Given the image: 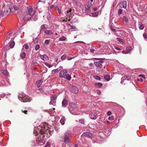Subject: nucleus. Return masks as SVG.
Segmentation results:
<instances>
[{
	"instance_id": "29",
	"label": "nucleus",
	"mask_w": 147,
	"mask_h": 147,
	"mask_svg": "<svg viewBox=\"0 0 147 147\" xmlns=\"http://www.w3.org/2000/svg\"><path fill=\"white\" fill-rule=\"evenodd\" d=\"M89 116L90 118L92 119H95L96 118V115L93 114H90L89 115Z\"/></svg>"
},
{
	"instance_id": "30",
	"label": "nucleus",
	"mask_w": 147,
	"mask_h": 147,
	"mask_svg": "<svg viewBox=\"0 0 147 147\" xmlns=\"http://www.w3.org/2000/svg\"><path fill=\"white\" fill-rule=\"evenodd\" d=\"M104 78L107 81H108L110 80V76L109 75H106L104 76Z\"/></svg>"
},
{
	"instance_id": "8",
	"label": "nucleus",
	"mask_w": 147,
	"mask_h": 147,
	"mask_svg": "<svg viewBox=\"0 0 147 147\" xmlns=\"http://www.w3.org/2000/svg\"><path fill=\"white\" fill-rule=\"evenodd\" d=\"M127 2L126 1H121L119 4V7L121 8H126L127 7Z\"/></svg>"
},
{
	"instance_id": "18",
	"label": "nucleus",
	"mask_w": 147,
	"mask_h": 147,
	"mask_svg": "<svg viewBox=\"0 0 147 147\" xmlns=\"http://www.w3.org/2000/svg\"><path fill=\"white\" fill-rule=\"evenodd\" d=\"M1 72L5 76H9V73L6 70L2 69L1 70Z\"/></svg>"
},
{
	"instance_id": "64",
	"label": "nucleus",
	"mask_w": 147,
	"mask_h": 147,
	"mask_svg": "<svg viewBox=\"0 0 147 147\" xmlns=\"http://www.w3.org/2000/svg\"><path fill=\"white\" fill-rule=\"evenodd\" d=\"M97 93L98 95H100L101 93V92L99 90H98L97 92Z\"/></svg>"
},
{
	"instance_id": "36",
	"label": "nucleus",
	"mask_w": 147,
	"mask_h": 147,
	"mask_svg": "<svg viewBox=\"0 0 147 147\" xmlns=\"http://www.w3.org/2000/svg\"><path fill=\"white\" fill-rule=\"evenodd\" d=\"M60 121L62 125H63L65 123V118L64 117H62Z\"/></svg>"
},
{
	"instance_id": "63",
	"label": "nucleus",
	"mask_w": 147,
	"mask_h": 147,
	"mask_svg": "<svg viewBox=\"0 0 147 147\" xmlns=\"http://www.w3.org/2000/svg\"><path fill=\"white\" fill-rule=\"evenodd\" d=\"M22 112H23L25 114H26L27 112H28L26 110H24V111H23V110H22Z\"/></svg>"
},
{
	"instance_id": "61",
	"label": "nucleus",
	"mask_w": 147,
	"mask_h": 147,
	"mask_svg": "<svg viewBox=\"0 0 147 147\" xmlns=\"http://www.w3.org/2000/svg\"><path fill=\"white\" fill-rule=\"evenodd\" d=\"M103 122H104V123H108V124H109L110 123V122L108 121H103Z\"/></svg>"
},
{
	"instance_id": "11",
	"label": "nucleus",
	"mask_w": 147,
	"mask_h": 147,
	"mask_svg": "<svg viewBox=\"0 0 147 147\" xmlns=\"http://www.w3.org/2000/svg\"><path fill=\"white\" fill-rule=\"evenodd\" d=\"M71 91L74 94H77L78 93V89L76 86H73L71 88Z\"/></svg>"
},
{
	"instance_id": "51",
	"label": "nucleus",
	"mask_w": 147,
	"mask_h": 147,
	"mask_svg": "<svg viewBox=\"0 0 147 147\" xmlns=\"http://www.w3.org/2000/svg\"><path fill=\"white\" fill-rule=\"evenodd\" d=\"M5 85V82L3 80L1 81V84H0V86H4Z\"/></svg>"
},
{
	"instance_id": "32",
	"label": "nucleus",
	"mask_w": 147,
	"mask_h": 147,
	"mask_svg": "<svg viewBox=\"0 0 147 147\" xmlns=\"http://www.w3.org/2000/svg\"><path fill=\"white\" fill-rule=\"evenodd\" d=\"M67 40V38L64 36H62L59 38V40L63 41H66Z\"/></svg>"
},
{
	"instance_id": "39",
	"label": "nucleus",
	"mask_w": 147,
	"mask_h": 147,
	"mask_svg": "<svg viewBox=\"0 0 147 147\" xmlns=\"http://www.w3.org/2000/svg\"><path fill=\"white\" fill-rule=\"evenodd\" d=\"M85 12L87 14H88L90 13V9L85 8Z\"/></svg>"
},
{
	"instance_id": "58",
	"label": "nucleus",
	"mask_w": 147,
	"mask_h": 147,
	"mask_svg": "<svg viewBox=\"0 0 147 147\" xmlns=\"http://www.w3.org/2000/svg\"><path fill=\"white\" fill-rule=\"evenodd\" d=\"M111 112L110 111H109L107 112V115H111Z\"/></svg>"
},
{
	"instance_id": "14",
	"label": "nucleus",
	"mask_w": 147,
	"mask_h": 147,
	"mask_svg": "<svg viewBox=\"0 0 147 147\" xmlns=\"http://www.w3.org/2000/svg\"><path fill=\"white\" fill-rule=\"evenodd\" d=\"M47 19L48 20H50L52 19V18L53 17V14L52 12L50 11V12H49L47 14Z\"/></svg>"
},
{
	"instance_id": "16",
	"label": "nucleus",
	"mask_w": 147,
	"mask_h": 147,
	"mask_svg": "<svg viewBox=\"0 0 147 147\" xmlns=\"http://www.w3.org/2000/svg\"><path fill=\"white\" fill-rule=\"evenodd\" d=\"M68 102L67 100L65 99H64L62 102V106L64 107H65L67 105Z\"/></svg>"
},
{
	"instance_id": "7",
	"label": "nucleus",
	"mask_w": 147,
	"mask_h": 147,
	"mask_svg": "<svg viewBox=\"0 0 147 147\" xmlns=\"http://www.w3.org/2000/svg\"><path fill=\"white\" fill-rule=\"evenodd\" d=\"M67 71L66 70L64 69L61 71L59 74V77L60 78H64L66 75L67 74Z\"/></svg>"
},
{
	"instance_id": "6",
	"label": "nucleus",
	"mask_w": 147,
	"mask_h": 147,
	"mask_svg": "<svg viewBox=\"0 0 147 147\" xmlns=\"http://www.w3.org/2000/svg\"><path fill=\"white\" fill-rule=\"evenodd\" d=\"M104 63L103 59H100L98 61L94 62V64L97 67H102V64Z\"/></svg>"
},
{
	"instance_id": "45",
	"label": "nucleus",
	"mask_w": 147,
	"mask_h": 147,
	"mask_svg": "<svg viewBox=\"0 0 147 147\" xmlns=\"http://www.w3.org/2000/svg\"><path fill=\"white\" fill-rule=\"evenodd\" d=\"M46 25L45 24L42 25L41 26V27H40L41 30H44L45 29H46V28H46V27H45Z\"/></svg>"
},
{
	"instance_id": "60",
	"label": "nucleus",
	"mask_w": 147,
	"mask_h": 147,
	"mask_svg": "<svg viewBox=\"0 0 147 147\" xmlns=\"http://www.w3.org/2000/svg\"><path fill=\"white\" fill-rule=\"evenodd\" d=\"M71 10H69V11H67V12L65 13V14L66 16L67 15L68 16L69 15L68 13L71 12Z\"/></svg>"
},
{
	"instance_id": "41",
	"label": "nucleus",
	"mask_w": 147,
	"mask_h": 147,
	"mask_svg": "<svg viewBox=\"0 0 147 147\" xmlns=\"http://www.w3.org/2000/svg\"><path fill=\"white\" fill-rule=\"evenodd\" d=\"M123 12V10L121 9H119L118 10V14L119 15H120Z\"/></svg>"
},
{
	"instance_id": "10",
	"label": "nucleus",
	"mask_w": 147,
	"mask_h": 147,
	"mask_svg": "<svg viewBox=\"0 0 147 147\" xmlns=\"http://www.w3.org/2000/svg\"><path fill=\"white\" fill-rule=\"evenodd\" d=\"M32 15L28 13H24V16L23 17V19L25 20H30L32 17Z\"/></svg>"
},
{
	"instance_id": "17",
	"label": "nucleus",
	"mask_w": 147,
	"mask_h": 147,
	"mask_svg": "<svg viewBox=\"0 0 147 147\" xmlns=\"http://www.w3.org/2000/svg\"><path fill=\"white\" fill-rule=\"evenodd\" d=\"M40 58L43 61H47L49 59L48 57L46 55H40Z\"/></svg>"
},
{
	"instance_id": "19",
	"label": "nucleus",
	"mask_w": 147,
	"mask_h": 147,
	"mask_svg": "<svg viewBox=\"0 0 147 147\" xmlns=\"http://www.w3.org/2000/svg\"><path fill=\"white\" fill-rule=\"evenodd\" d=\"M140 77H142L144 79L145 78V77L144 76L143 74H140L139 75L138 78L137 79V80L138 81H140L141 82H142L143 81V79L140 78Z\"/></svg>"
},
{
	"instance_id": "47",
	"label": "nucleus",
	"mask_w": 147,
	"mask_h": 147,
	"mask_svg": "<svg viewBox=\"0 0 147 147\" xmlns=\"http://www.w3.org/2000/svg\"><path fill=\"white\" fill-rule=\"evenodd\" d=\"M114 119V116L113 115H111L109 117L108 119L109 120H113Z\"/></svg>"
},
{
	"instance_id": "22",
	"label": "nucleus",
	"mask_w": 147,
	"mask_h": 147,
	"mask_svg": "<svg viewBox=\"0 0 147 147\" xmlns=\"http://www.w3.org/2000/svg\"><path fill=\"white\" fill-rule=\"evenodd\" d=\"M125 80H129L130 79L127 76H125L122 77L121 78V83H123V81Z\"/></svg>"
},
{
	"instance_id": "31",
	"label": "nucleus",
	"mask_w": 147,
	"mask_h": 147,
	"mask_svg": "<svg viewBox=\"0 0 147 147\" xmlns=\"http://www.w3.org/2000/svg\"><path fill=\"white\" fill-rule=\"evenodd\" d=\"M69 105L71 108L73 109H74L76 106V104L73 102H70L69 103Z\"/></svg>"
},
{
	"instance_id": "62",
	"label": "nucleus",
	"mask_w": 147,
	"mask_h": 147,
	"mask_svg": "<svg viewBox=\"0 0 147 147\" xmlns=\"http://www.w3.org/2000/svg\"><path fill=\"white\" fill-rule=\"evenodd\" d=\"M90 51L91 53H93L95 51V50L94 49H91L90 50Z\"/></svg>"
},
{
	"instance_id": "34",
	"label": "nucleus",
	"mask_w": 147,
	"mask_h": 147,
	"mask_svg": "<svg viewBox=\"0 0 147 147\" xmlns=\"http://www.w3.org/2000/svg\"><path fill=\"white\" fill-rule=\"evenodd\" d=\"M42 82L41 80H39V81H38L36 82V84L38 87H40L42 84Z\"/></svg>"
},
{
	"instance_id": "23",
	"label": "nucleus",
	"mask_w": 147,
	"mask_h": 147,
	"mask_svg": "<svg viewBox=\"0 0 147 147\" xmlns=\"http://www.w3.org/2000/svg\"><path fill=\"white\" fill-rule=\"evenodd\" d=\"M24 50L23 49H22V52L20 53V56L22 59L24 58L26 55V53L24 52Z\"/></svg>"
},
{
	"instance_id": "37",
	"label": "nucleus",
	"mask_w": 147,
	"mask_h": 147,
	"mask_svg": "<svg viewBox=\"0 0 147 147\" xmlns=\"http://www.w3.org/2000/svg\"><path fill=\"white\" fill-rule=\"evenodd\" d=\"M49 40H46L44 42V46H48L49 44Z\"/></svg>"
},
{
	"instance_id": "21",
	"label": "nucleus",
	"mask_w": 147,
	"mask_h": 147,
	"mask_svg": "<svg viewBox=\"0 0 147 147\" xmlns=\"http://www.w3.org/2000/svg\"><path fill=\"white\" fill-rule=\"evenodd\" d=\"M92 5L90 1H88L85 5V8L90 9Z\"/></svg>"
},
{
	"instance_id": "52",
	"label": "nucleus",
	"mask_w": 147,
	"mask_h": 147,
	"mask_svg": "<svg viewBox=\"0 0 147 147\" xmlns=\"http://www.w3.org/2000/svg\"><path fill=\"white\" fill-rule=\"evenodd\" d=\"M79 123H81L82 124H84V119H81L79 120Z\"/></svg>"
},
{
	"instance_id": "38",
	"label": "nucleus",
	"mask_w": 147,
	"mask_h": 147,
	"mask_svg": "<svg viewBox=\"0 0 147 147\" xmlns=\"http://www.w3.org/2000/svg\"><path fill=\"white\" fill-rule=\"evenodd\" d=\"M70 29H74V30H72V31H75L77 30V28H76V27L73 25H70Z\"/></svg>"
},
{
	"instance_id": "56",
	"label": "nucleus",
	"mask_w": 147,
	"mask_h": 147,
	"mask_svg": "<svg viewBox=\"0 0 147 147\" xmlns=\"http://www.w3.org/2000/svg\"><path fill=\"white\" fill-rule=\"evenodd\" d=\"M115 49L117 50H118V51L121 50V49L119 48L118 47H115Z\"/></svg>"
},
{
	"instance_id": "12",
	"label": "nucleus",
	"mask_w": 147,
	"mask_h": 147,
	"mask_svg": "<svg viewBox=\"0 0 147 147\" xmlns=\"http://www.w3.org/2000/svg\"><path fill=\"white\" fill-rule=\"evenodd\" d=\"M28 11L26 13H28L32 15L34 14L32 7L31 6H28L27 7Z\"/></svg>"
},
{
	"instance_id": "15",
	"label": "nucleus",
	"mask_w": 147,
	"mask_h": 147,
	"mask_svg": "<svg viewBox=\"0 0 147 147\" xmlns=\"http://www.w3.org/2000/svg\"><path fill=\"white\" fill-rule=\"evenodd\" d=\"M131 47L129 46L126 48V52H125L124 51H122V52L123 53L127 54L130 53V51L131 50Z\"/></svg>"
},
{
	"instance_id": "48",
	"label": "nucleus",
	"mask_w": 147,
	"mask_h": 147,
	"mask_svg": "<svg viewBox=\"0 0 147 147\" xmlns=\"http://www.w3.org/2000/svg\"><path fill=\"white\" fill-rule=\"evenodd\" d=\"M51 144L49 142H47L46 145L45 146V147H50Z\"/></svg>"
},
{
	"instance_id": "50",
	"label": "nucleus",
	"mask_w": 147,
	"mask_h": 147,
	"mask_svg": "<svg viewBox=\"0 0 147 147\" xmlns=\"http://www.w3.org/2000/svg\"><path fill=\"white\" fill-rule=\"evenodd\" d=\"M23 47H24L26 49H28L29 48V46L27 44H25L23 46Z\"/></svg>"
},
{
	"instance_id": "5",
	"label": "nucleus",
	"mask_w": 147,
	"mask_h": 147,
	"mask_svg": "<svg viewBox=\"0 0 147 147\" xmlns=\"http://www.w3.org/2000/svg\"><path fill=\"white\" fill-rule=\"evenodd\" d=\"M57 99V96L55 95H53L51 97V100L49 102L50 105H55Z\"/></svg>"
},
{
	"instance_id": "55",
	"label": "nucleus",
	"mask_w": 147,
	"mask_h": 147,
	"mask_svg": "<svg viewBox=\"0 0 147 147\" xmlns=\"http://www.w3.org/2000/svg\"><path fill=\"white\" fill-rule=\"evenodd\" d=\"M110 28L111 29V30H112V31H113V32H115V29H114V28H113V27L112 26H110Z\"/></svg>"
},
{
	"instance_id": "35",
	"label": "nucleus",
	"mask_w": 147,
	"mask_h": 147,
	"mask_svg": "<svg viewBox=\"0 0 147 147\" xmlns=\"http://www.w3.org/2000/svg\"><path fill=\"white\" fill-rule=\"evenodd\" d=\"M123 21L125 23L127 22L128 21V20L127 17L125 16H124L122 19Z\"/></svg>"
},
{
	"instance_id": "54",
	"label": "nucleus",
	"mask_w": 147,
	"mask_h": 147,
	"mask_svg": "<svg viewBox=\"0 0 147 147\" xmlns=\"http://www.w3.org/2000/svg\"><path fill=\"white\" fill-rule=\"evenodd\" d=\"M66 57V55H62L61 57V59L62 60L64 59Z\"/></svg>"
},
{
	"instance_id": "57",
	"label": "nucleus",
	"mask_w": 147,
	"mask_h": 147,
	"mask_svg": "<svg viewBox=\"0 0 147 147\" xmlns=\"http://www.w3.org/2000/svg\"><path fill=\"white\" fill-rule=\"evenodd\" d=\"M143 36L145 39H146L147 38V35L145 33L143 34Z\"/></svg>"
},
{
	"instance_id": "4",
	"label": "nucleus",
	"mask_w": 147,
	"mask_h": 147,
	"mask_svg": "<svg viewBox=\"0 0 147 147\" xmlns=\"http://www.w3.org/2000/svg\"><path fill=\"white\" fill-rule=\"evenodd\" d=\"M15 32H13L11 31L10 32L8 33V35L7 36V37H6L7 39L8 40L10 38H11L12 39L14 38L16 36H15Z\"/></svg>"
},
{
	"instance_id": "42",
	"label": "nucleus",
	"mask_w": 147,
	"mask_h": 147,
	"mask_svg": "<svg viewBox=\"0 0 147 147\" xmlns=\"http://www.w3.org/2000/svg\"><path fill=\"white\" fill-rule=\"evenodd\" d=\"M69 110L71 114L74 115H77L78 114L76 112H74V110L70 111V109H69Z\"/></svg>"
},
{
	"instance_id": "25",
	"label": "nucleus",
	"mask_w": 147,
	"mask_h": 147,
	"mask_svg": "<svg viewBox=\"0 0 147 147\" xmlns=\"http://www.w3.org/2000/svg\"><path fill=\"white\" fill-rule=\"evenodd\" d=\"M44 33L46 34L49 35H51L53 34V33L50 30H45L44 31Z\"/></svg>"
},
{
	"instance_id": "2",
	"label": "nucleus",
	"mask_w": 147,
	"mask_h": 147,
	"mask_svg": "<svg viewBox=\"0 0 147 147\" xmlns=\"http://www.w3.org/2000/svg\"><path fill=\"white\" fill-rule=\"evenodd\" d=\"M18 97L19 100L23 102H30L32 99L31 98L23 92L19 93Z\"/></svg>"
},
{
	"instance_id": "9",
	"label": "nucleus",
	"mask_w": 147,
	"mask_h": 147,
	"mask_svg": "<svg viewBox=\"0 0 147 147\" xmlns=\"http://www.w3.org/2000/svg\"><path fill=\"white\" fill-rule=\"evenodd\" d=\"M93 136V135L92 133L88 132L84 133L81 135V137H88L90 138H92Z\"/></svg>"
},
{
	"instance_id": "46",
	"label": "nucleus",
	"mask_w": 147,
	"mask_h": 147,
	"mask_svg": "<svg viewBox=\"0 0 147 147\" xmlns=\"http://www.w3.org/2000/svg\"><path fill=\"white\" fill-rule=\"evenodd\" d=\"M94 78L97 80H100L101 79V78L100 77L97 76H94Z\"/></svg>"
},
{
	"instance_id": "49",
	"label": "nucleus",
	"mask_w": 147,
	"mask_h": 147,
	"mask_svg": "<svg viewBox=\"0 0 147 147\" xmlns=\"http://www.w3.org/2000/svg\"><path fill=\"white\" fill-rule=\"evenodd\" d=\"M117 40L118 41H119L120 42H123L124 40L123 39H121V38H117Z\"/></svg>"
},
{
	"instance_id": "44",
	"label": "nucleus",
	"mask_w": 147,
	"mask_h": 147,
	"mask_svg": "<svg viewBox=\"0 0 147 147\" xmlns=\"http://www.w3.org/2000/svg\"><path fill=\"white\" fill-rule=\"evenodd\" d=\"M40 48V46L39 45H36L35 47V49L36 51L38 50Z\"/></svg>"
},
{
	"instance_id": "3",
	"label": "nucleus",
	"mask_w": 147,
	"mask_h": 147,
	"mask_svg": "<svg viewBox=\"0 0 147 147\" xmlns=\"http://www.w3.org/2000/svg\"><path fill=\"white\" fill-rule=\"evenodd\" d=\"M71 135V132L69 130H67L65 133L63 137L64 141L65 143L68 144L70 142Z\"/></svg>"
},
{
	"instance_id": "53",
	"label": "nucleus",
	"mask_w": 147,
	"mask_h": 147,
	"mask_svg": "<svg viewBox=\"0 0 147 147\" xmlns=\"http://www.w3.org/2000/svg\"><path fill=\"white\" fill-rule=\"evenodd\" d=\"M52 111H53L52 109H51L46 110V111H47L48 113H49V114H52L51 112H52Z\"/></svg>"
},
{
	"instance_id": "40",
	"label": "nucleus",
	"mask_w": 147,
	"mask_h": 147,
	"mask_svg": "<svg viewBox=\"0 0 147 147\" xmlns=\"http://www.w3.org/2000/svg\"><path fill=\"white\" fill-rule=\"evenodd\" d=\"M105 118L103 117L100 116L99 118V120L102 122H103Z\"/></svg>"
},
{
	"instance_id": "28",
	"label": "nucleus",
	"mask_w": 147,
	"mask_h": 147,
	"mask_svg": "<svg viewBox=\"0 0 147 147\" xmlns=\"http://www.w3.org/2000/svg\"><path fill=\"white\" fill-rule=\"evenodd\" d=\"M139 29L141 30H142L144 29V26L140 22H138Z\"/></svg>"
},
{
	"instance_id": "33",
	"label": "nucleus",
	"mask_w": 147,
	"mask_h": 147,
	"mask_svg": "<svg viewBox=\"0 0 147 147\" xmlns=\"http://www.w3.org/2000/svg\"><path fill=\"white\" fill-rule=\"evenodd\" d=\"M98 14L96 12H94L90 13L89 14V16H92V17H96L97 16Z\"/></svg>"
},
{
	"instance_id": "59",
	"label": "nucleus",
	"mask_w": 147,
	"mask_h": 147,
	"mask_svg": "<svg viewBox=\"0 0 147 147\" xmlns=\"http://www.w3.org/2000/svg\"><path fill=\"white\" fill-rule=\"evenodd\" d=\"M57 10L59 14H60L61 13V12L60 10L59 9L58 7H57Z\"/></svg>"
},
{
	"instance_id": "13",
	"label": "nucleus",
	"mask_w": 147,
	"mask_h": 147,
	"mask_svg": "<svg viewBox=\"0 0 147 147\" xmlns=\"http://www.w3.org/2000/svg\"><path fill=\"white\" fill-rule=\"evenodd\" d=\"M7 8L8 9V10H7L6 11L7 12H9L10 11L14 12L16 11V9L13 6L11 7V8L8 7Z\"/></svg>"
},
{
	"instance_id": "24",
	"label": "nucleus",
	"mask_w": 147,
	"mask_h": 147,
	"mask_svg": "<svg viewBox=\"0 0 147 147\" xmlns=\"http://www.w3.org/2000/svg\"><path fill=\"white\" fill-rule=\"evenodd\" d=\"M32 18L33 20L34 21L37 20L38 19L37 15L36 13H34L32 15Z\"/></svg>"
},
{
	"instance_id": "20",
	"label": "nucleus",
	"mask_w": 147,
	"mask_h": 147,
	"mask_svg": "<svg viewBox=\"0 0 147 147\" xmlns=\"http://www.w3.org/2000/svg\"><path fill=\"white\" fill-rule=\"evenodd\" d=\"M62 68V66H60L59 68H57L56 69L52 70V72L53 74L57 73L59 71H60V68Z\"/></svg>"
},
{
	"instance_id": "26",
	"label": "nucleus",
	"mask_w": 147,
	"mask_h": 147,
	"mask_svg": "<svg viewBox=\"0 0 147 147\" xmlns=\"http://www.w3.org/2000/svg\"><path fill=\"white\" fill-rule=\"evenodd\" d=\"M15 43L13 41H11L9 43V46L11 48H13L14 45Z\"/></svg>"
},
{
	"instance_id": "1",
	"label": "nucleus",
	"mask_w": 147,
	"mask_h": 147,
	"mask_svg": "<svg viewBox=\"0 0 147 147\" xmlns=\"http://www.w3.org/2000/svg\"><path fill=\"white\" fill-rule=\"evenodd\" d=\"M49 127L46 123H43L40 126L37 127H34L33 133L34 135L37 137V141L39 142L43 143L49 137V134H48Z\"/></svg>"
},
{
	"instance_id": "43",
	"label": "nucleus",
	"mask_w": 147,
	"mask_h": 147,
	"mask_svg": "<svg viewBox=\"0 0 147 147\" xmlns=\"http://www.w3.org/2000/svg\"><path fill=\"white\" fill-rule=\"evenodd\" d=\"M38 39L37 38L34 39L33 40V42L34 44L37 43L38 42Z\"/></svg>"
},
{
	"instance_id": "27",
	"label": "nucleus",
	"mask_w": 147,
	"mask_h": 147,
	"mask_svg": "<svg viewBox=\"0 0 147 147\" xmlns=\"http://www.w3.org/2000/svg\"><path fill=\"white\" fill-rule=\"evenodd\" d=\"M64 78L68 80H71V77L70 75L67 74Z\"/></svg>"
}]
</instances>
